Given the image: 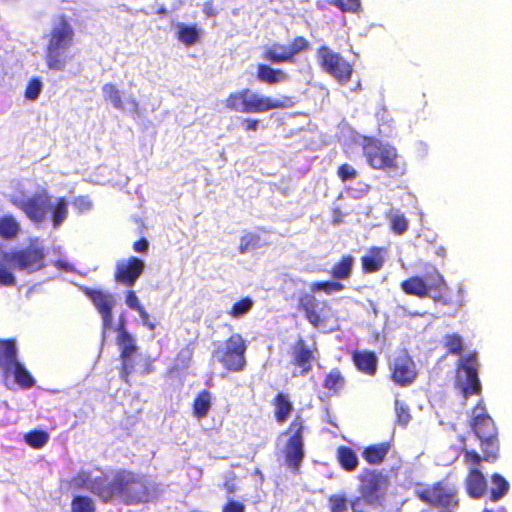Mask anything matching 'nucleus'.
I'll return each instance as SVG.
<instances>
[{
	"mask_svg": "<svg viewBox=\"0 0 512 512\" xmlns=\"http://www.w3.org/2000/svg\"><path fill=\"white\" fill-rule=\"evenodd\" d=\"M48 212H51L53 227L57 229L67 218L68 202L63 197L56 198L54 202L50 199Z\"/></svg>",
	"mask_w": 512,
	"mask_h": 512,
	"instance_id": "24",
	"label": "nucleus"
},
{
	"mask_svg": "<svg viewBox=\"0 0 512 512\" xmlns=\"http://www.w3.org/2000/svg\"><path fill=\"white\" fill-rule=\"evenodd\" d=\"M395 411L398 424H400L403 427L407 426V424L411 420V415L408 406L399 400H395Z\"/></svg>",
	"mask_w": 512,
	"mask_h": 512,
	"instance_id": "44",
	"label": "nucleus"
},
{
	"mask_svg": "<svg viewBox=\"0 0 512 512\" xmlns=\"http://www.w3.org/2000/svg\"><path fill=\"white\" fill-rule=\"evenodd\" d=\"M317 60L323 70L340 83L349 81L352 67L340 54L334 52L327 46H321L317 51Z\"/></svg>",
	"mask_w": 512,
	"mask_h": 512,
	"instance_id": "13",
	"label": "nucleus"
},
{
	"mask_svg": "<svg viewBox=\"0 0 512 512\" xmlns=\"http://www.w3.org/2000/svg\"><path fill=\"white\" fill-rule=\"evenodd\" d=\"M338 175L343 181L352 177L351 167L348 164H344V165L340 166L338 169Z\"/></svg>",
	"mask_w": 512,
	"mask_h": 512,
	"instance_id": "57",
	"label": "nucleus"
},
{
	"mask_svg": "<svg viewBox=\"0 0 512 512\" xmlns=\"http://www.w3.org/2000/svg\"><path fill=\"white\" fill-rule=\"evenodd\" d=\"M25 442L35 449L42 448L49 439V435L47 432L42 430H34L25 435Z\"/></svg>",
	"mask_w": 512,
	"mask_h": 512,
	"instance_id": "35",
	"label": "nucleus"
},
{
	"mask_svg": "<svg viewBox=\"0 0 512 512\" xmlns=\"http://www.w3.org/2000/svg\"><path fill=\"white\" fill-rule=\"evenodd\" d=\"M363 154L368 164L374 169L403 171L400 157L393 146L373 138H364Z\"/></svg>",
	"mask_w": 512,
	"mask_h": 512,
	"instance_id": "7",
	"label": "nucleus"
},
{
	"mask_svg": "<svg viewBox=\"0 0 512 512\" xmlns=\"http://www.w3.org/2000/svg\"><path fill=\"white\" fill-rule=\"evenodd\" d=\"M303 429L302 421L297 418L290 424L286 432L291 434V437L286 444L285 459L287 465L295 471L299 469L304 458Z\"/></svg>",
	"mask_w": 512,
	"mask_h": 512,
	"instance_id": "14",
	"label": "nucleus"
},
{
	"mask_svg": "<svg viewBox=\"0 0 512 512\" xmlns=\"http://www.w3.org/2000/svg\"><path fill=\"white\" fill-rule=\"evenodd\" d=\"M73 35L72 27L64 20L52 29L45 51V62L50 70L64 71L73 59Z\"/></svg>",
	"mask_w": 512,
	"mask_h": 512,
	"instance_id": "4",
	"label": "nucleus"
},
{
	"mask_svg": "<svg viewBox=\"0 0 512 512\" xmlns=\"http://www.w3.org/2000/svg\"><path fill=\"white\" fill-rule=\"evenodd\" d=\"M469 427L479 441L482 455L473 449H468L465 445V438H463L461 453L463 454L464 463L469 466H479L482 461L495 462L499 458L500 452L498 428L486 411L482 401H479L472 408Z\"/></svg>",
	"mask_w": 512,
	"mask_h": 512,
	"instance_id": "2",
	"label": "nucleus"
},
{
	"mask_svg": "<svg viewBox=\"0 0 512 512\" xmlns=\"http://www.w3.org/2000/svg\"><path fill=\"white\" fill-rule=\"evenodd\" d=\"M401 290L419 299L430 297L435 304L449 306L453 303L451 289L443 275L436 267H432L425 275H414L400 283Z\"/></svg>",
	"mask_w": 512,
	"mask_h": 512,
	"instance_id": "3",
	"label": "nucleus"
},
{
	"mask_svg": "<svg viewBox=\"0 0 512 512\" xmlns=\"http://www.w3.org/2000/svg\"><path fill=\"white\" fill-rule=\"evenodd\" d=\"M126 304L130 309L135 310V311H138L139 309L142 308V306L139 303L138 297L136 296L135 292L132 290L128 291V293L126 295Z\"/></svg>",
	"mask_w": 512,
	"mask_h": 512,
	"instance_id": "52",
	"label": "nucleus"
},
{
	"mask_svg": "<svg viewBox=\"0 0 512 512\" xmlns=\"http://www.w3.org/2000/svg\"><path fill=\"white\" fill-rule=\"evenodd\" d=\"M2 252L0 251V285L2 286H14L16 284V278L13 273L7 269L6 264L2 258Z\"/></svg>",
	"mask_w": 512,
	"mask_h": 512,
	"instance_id": "42",
	"label": "nucleus"
},
{
	"mask_svg": "<svg viewBox=\"0 0 512 512\" xmlns=\"http://www.w3.org/2000/svg\"><path fill=\"white\" fill-rule=\"evenodd\" d=\"M459 492V486L447 476L416 490L415 496L425 504L440 508L442 512H456L460 506Z\"/></svg>",
	"mask_w": 512,
	"mask_h": 512,
	"instance_id": "5",
	"label": "nucleus"
},
{
	"mask_svg": "<svg viewBox=\"0 0 512 512\" xmlns=\"http://www.w3.org/2000/svg\"><path fill=\"white\" fill-rule=\"evenodd\" d=\"M265 245V242L262 241L261 237L254 233H247L241 238L240 242V253L245 254L247 252L256 250Z\"/></svg>",
	"mask_w": 512,
	"mask_h": 512,
	"instance_id": "34",
	"label": "nucleus"
},
{
	"mask_svg": "<svg viewBox=\"0 0 512 512\" xmlns=\"http://www.w3.org/2000/svg\"><path fill=\"white\" fill-rule=\"evenodd\" d=\"M0 367L6 375L12 374L15 382L23 388H30L35 381L25 366L17 359V347L14 340L0 341Z\"/></svg>",
	"mask_w": 512,
	"mask_h": 512,
	"instance_id": "9",
	"label": "nucleus"
},
{
	"mask_svg": "<svg viewBox=\"0 0 512 512\" xmlns=\"http://www.w3.org/2000/svg\"><path fill=\"white\" fill-rule=\"evenodd\" d=\"M43 88V84L39 78H32L26 87L25 98L31 101L36 100Z\"/></svg>",
	"mask_w": 512,
	"mask_h": 512,
	"instance_id": "43",
	"label": "nucleus"
},
{
	"mask_svg": "<svg viewBox=\"0 0 512 512\" xmlns=\"http://www.w3.org/2000/svg\"><path fill=\"white\" fill-rule=\"evenodd\" d=\"M149 248V242L145 238H141L138 241H136L133 245V249L137 253H146Z\"/></svg>",
	"mask_w": 512,
	"mask_h": 512,
	"instance_id": "56",
	"label": "nucleus"
},
{
	"mask_svg": "<svg viewBox=\"0 0 512 512\" xmlns=\"http://www.w3.org/2000/svg\"><path fill=\"white\" fill-rule=\"evenodd\" d=\"M274 405L276 421L280 424L286 422L293 410L289 397L284 393H278L274 399Z\"/></svg>",
	"mask_w": 512,
	"mask_h": 512,
	"instance_id": "29",
	"label": "nucleus"
},
{
	"mask_svg": "<svg viewBox=\"0 0 512 512\" xmlns=\"http://www.w3.org/2000/svg\"><path fill=\"white\" fill-rule=\"evenodd\" d=\"M167 13V9L162 6L160 7L158 10H157V14H160V15H165Z\"/></svg>",
	"mask_w": 512,
	"mask_h": 512,
	"instance_id": "64",
	"label": "nucleus"
},
{
	"mask_svg": "<svg viewBox=\"0 0 512 512\" xmlns=\"http://www.w3.org/2000/svg\"><path fill=\"white\" fill-rule=\"evenodd\" d=\"M331 512H343L347 508V500L342 495H332L329 498Z\"/></svg>",
	"mask_w": 512,
	"mask_h": 512,
	"instance_id": "48",
	"label": "nucleus"
},
{
	"mask_svg": "<svg viewBox=\"0 0 512 512\" xmlns=\"http://www.w3.org/2000/svg\"><path fill=\"white\" fill-rule=\"evenodd\" d=\"M246 349L247 345L243 337L235 333L217 347L213 352V357L227 370L239 372L242 371L246 365Z\"/></svg>",
	"mask_w": 512,
	"mask_h": 512,
	"instance_id": "8",
	"label": "nucleus"
},
{
	"mask_svg": "<svg viewBox=\"0 0 512 512\" xmlns=\"http://www.w3.org/2000/svg\"><path fill=\"white\" fill-rule=\"evenodd\" d=\"M103 97L105 100L110 101L113 107L117 110H123L124 104L121 99L120 91L112 83H106L102 87Z\"/></svg>",
	"mask_w": 512,
	"mask_h": 512,
	"instance_id": "33",
	"label": "nucleus"
},
{
	"mask_svg": "<svg viewBox=\"0 0 512 512\" xmlns=\"http://www.w3.org/2000/svg\"><path fill=\"white\" fill-rule=\"evenodd\" d=\"M254 475L258 476L259 479H260V484H262V482L264 481V475L263 473L261 472L260 469L256 468L255 471H254Z\"/></svg>",
	"mask_w": 512,
	"mask_h": 512,
	"instance_id": "60",
	"label": "nucleus"
},
{
	"mask_svg": "<svg viewBox=\"0 0 512 512\" xmlns=\"http://www.w3.org/2000/svg\"><path fill=\"white\" fill-rule=\"evenodd\" d=\"M226 107L240 113H262L283 108L284 104L280 100L272 99L245 88L231 93L226 99Z\"/></svg>",
	"mask_w": 512,
	"mask_h": 512,
	"instance_id": "6",
	"label": "nucleus"
},
{
	"mask_svg": "<svg viewBox=\"0 0 512 512\" xmlns=\"http://www.w3.org/2000/svg\"><path fill=\"white\" fill-rule=\"evenodd\" d=\"M354 366L359 372L373 377L377 373L378 358L371 351H354Z\"/></svg>",
	"mask_w": 512,
	"mask_h": 512,
	"instance_id": "21",
	"label": "nucleus"
},
{
	"mask_svg": "<svg viewBox=\"0 0 512 512\" xmlns=\"http://www.w3.org/2000/svg\"><path fill=\"white\" fill-rule=\"evenodd\" d=\"M55 266L59 269V270H65V271H69L71 270V266L65 262V261H62V260H58L55 262Z\"/></svg>",
	"mask_w": 512,
	"mask_h": 512,
	"instance_id": "59",
	"label": "nucleus"
},
{
	"mask_svg": "<svg viewBox=\"0 0 512 512\" xmlns=\"http://www.w3.org/2000/svg\"><path fill=\"white\" fill-rule=\"evenodd\" d=\"M224 489L228 494H234L237 491V476L233 471H230L226 474Z\"/></svg>",
	"mask_w": 512,
	"mask_h": 512,
	"instance_id": "49",
	"label": "nucleus"
},
{
	"mask_svg": "<svg viewBox=\"0 0 512 512\" xmlns=\"http://www.w3.org/2000/svg\"><path fill=\"white\" fill-rule=\"evenodd\" d=\"M436 254L439 255L440 257H444L445 256V249L443 247H439L436 251Z\"/></svg>",
	"mask_w": 512,
	"mask_h": 512,
	"instance_id": "62",
	"label": "nucleus"
},
{
	"mask_svg": "<svg viewBox=\"0 0 512 512\" xmlns=\"http://www.w3.org/2000/svg\"><path fill=\"white\" fill-rule=\"evenodd\" d=\"M343 289V285L339 281H320L315 282L311 286L312 292H325L332 294Z\"/></svg>",
	"mask_w": 512,
	"mask_h": 512,
	"instance_id": "40",
	"label": "nucleus"
},
{
	"mask_svg": "<svg viewBox=\"0 0 512 512\" xmlns=\"http://www.w3.org/2000/svg\"><path fill=\"white\" fill-rule=\"evenodd\" d=\"M477 366L475 354L461 358L457 365L455 384L465 398L481 394L482 387L478 378Z\"/></svg>",
	"mask_w": 512,
	"mask_h": 512,
	"instance_id": "11",
	"label": "nucleus"
},
{
	"mask_svg": "<svg viewBox=\"0 0 512 512\" xmlns=\"http://www.w3.org/2000/svg\"><path fill=\"white\" fill-rule=\"evenodd\" d=\"M131 105L133 106L134 111L138 110V103L134 98H131L130 101Z\"/></svg>",
	"mask_w": 512,
	"mask_h": 512,
	"instance_id": "63",
	"label": "nucleus"
},
{
	"mask_svg": "<svg viewBox=\"0 0 512 512\" xmlns=\"http://www.w3.org/2000/svg\"><path fill=\"white\" fill-rule=\"evenodd\" d=\"M352 270V256L348 255L341 262L334 266L332 276L334 279L341 280L349 277Z\"/></svg>",
	"mask_w": 512,
	"mask_h": 512,
	"instance_id": "38",
	"label": "nucleus"
},
{
	"mask_svg": "<svg viewBox=\"0 0 512 512\" xmlns=\"http://www.w3.org/2000/svg\"><path fill=\"white\" fill-rule=\"evenodd\" d=\"M137 312L139 313L142 324L146 326L149 330L153 331L155 329V324L150 321V316L146 312V310L142 307Z\"/></svg>",
	"mask_w": 512,
	"mask_h": 512,
	"instance_id": "54",
	"label": "nucleus"
},
{
	"mask_svg": "<svg viewBox=\"0 0 512 512\" xmlns=\"http://www.w3.org/2000/svg\"><path fill=\"white\" fill-rule=\"evenodd\" d=\"M287 74L280 70L274 69L267 64H259L257 67V79L267 84H277L286 81Z\"/></svg>",
	"mask_w": 512,
	"mask_h": 512,
	"instance_id": "22",
	"label": "nucleus"
},
{
	"mask_svg": "<svg viewBox=\"0 0 512 512\" xmlns=\"http://www.w3.org/2000/svg\"><path fill=\"white\" fill-rule=\"evenodd\" d=\"M311 359V350L300 340L294 350V364L301 368L300 375H304L310 370Z\"/></svg>",
	"mask_w": 512,
	"mask_h": 512,
	"instance_id": "28",
	"label": "nucleus"
},
{
	"mask_svg": "<svg viewBox=\"0 0 512 512\" xmlns=\"http://www.w3.org/2000/svg\"><path fill=\"white\" fill-rule=\"evenodd\" d=\"M337 458L340 465L346 471H352V449L349 447L341 446L338 448Z\"/></svg>",
	"mask_w": 512,
	"mask_h": 512,
	"instance_id": "45",
	"label": "nucleus"
},
{
	"mask_svg": "<svg viewBox=\"0 0 512 512\" xmlns=\"http://www.w3.org/2000/svg\"><path fill=\"white\" fill-rule=\"evenodd\" d=\"M361 264L364 273L379 271L384 264L380 249L376 247L369 249L368 253L361 258Z\"/></svg>",
	"mask_w": 512,
	"mask_h": 512,
	"instance_id": "26",
	"label": "nucleus"
},
{
	"mask_svg": "<svg viewBox=\"0 0 512 512\" xmlns=\"http://www.w3.org/2000/svg\"><path fill=\"white\" fill-rule=\"evenodd\" d=\"M444 347L448 354L461 355L463 351V342L458 334H447L444 336Z\"/></svg>",
	"mask_w": 512,
	"mask_h": 512,
	"instance_id": "36",
	"label": "nucleus"
},
{
	"mask_svg": "<svg viewBox=\"0 0 512 512\" xmlns=\"http://www.w3.org/2000/svg\"><path fill=\"white\" fill-rule=\"evenodd\" d=\"M391 229L395 234L401 235L408 229V221L403 214H396L391 218Z\"/></svg>",
	"mask_w": 512,
	"mask_h": 512,
	"instance_id": "46",
	"label": "nucleus"
},
{
	"mask_svg": "<svg viewBox=\"0 0 512 512\" xmlns=\"http://www.w3.org/2000/svg\"><path fill=\"white\" fill-rule=\"evenodd\" d=\"M330 5H333L343 12L352 10V0H325Z\"/></svg>",
	"mask_w": 512,
	"mask_h": 512,
	"instance_id": "53",
	"label": "nucleus"
},
{
	"mask_svg": "<svg viewBox=\"0 0 512 512\" xmlns=\"http://www.w3.org/2000/svg\"><path fill=\"white\" fill-rule=\"evenodd\" d=\"M299 308L305 312V317L315 328H324L330 317V308L324 301L318 300L312 294H304L299 299Z\"/></svg>",
	"mask_w": 512,
	"mask_h": 512,
	"instance_id": "15",
	"label": "nucleus"
},
{
	"mask_svg": "<svg viewBox=\"0 0 512 512\" xmlns=\"http://www.w3.org/2000/svg\"><path fill=\"white\" fill-rule=\"evenodd\" d=\"M86 295L91 299L101 314L104 330L109 329L113 323L112 309L115 305V299L113 295L93 289H87Z\"/></svg>",
	"mask_w": 512,
	"mask_h": 512,
	"instance_id": "18",
	"label": "nucleus"
},
{
	"mask_svg": "<svg viewBox=\"0 0 512 512\" xmlns=\"http://www.w3.org/2000/svg\"><path fill=\"white\" fill-rule=\"evenodd\" d=\"M465 488L467 494L473 499H479L487 492V481L477 466L469 470L465 479Z\"/></svg>",
	"mask_w": 512,
	"mask_h": 512,
	"instance_id": "19",
	"label": "nucleus"
},
{
	"mask_svg": "<svg viewBox=\"0 0 512 512\" xmlns=\"http://www.w3.org/2000/svg\"><path fill=\"white\" fill-rule=\"evenodd\" d=\"M260 121L257 119H244L243 125L247 131H256L259 127Z\"/></svg>",
	"mask_w": 512,
	"mask_h": 512,
	"instance_id": "58",
	"label": "nucleus"
},
{
	"mask_svg": "<svg viewBox=\"0 0 512 512\" xmlns=\"http://www.w3.org/2000/svg\"><path fill=\"white\" fill-rule=\"evenodd\" d=\"M2 258L11 267L27 273H33L45 267L44 250L38 245H30L11 252H2Z\"/></svg>",
	"mask_w": 512,
	"mask_h": 512,
	"instance_id": "10",
	"label": "nucleus"
},
{
	"mask_svg": "<svg viewBox=\"0 0 512 512\" xmlns=\"http://www.w3.org/2000/svg\"><path fill=\"white\" fill-rule=\"evenodd\" d=\"M492 487L489 492V499L492 502H497L504 498L510 489L508 481L500 474L494 473L491 476Z\"/></svg>",
	"mask_w": 512,
	"mask_h": 512,
	"instance_id": "30",
	"label": "nucleus"
},
{
	"mask_svg": "<svg viewBox=\"0 0 512 512\" xmlns=\"http://www.w3.org/2000/svg\"><path fill=\"white\" fill-rule=\"evenodd\" d=\"M417 375L416 365L410 356L406 355L395 359L391 378L396 385L407 387L416 380Z\"/></svg>",
	"mask_w": 512,
	"mask_h": 512,
	"instance_id": "16",
	"label": "nucleus"
},
{
	"mask_svg": "<svg viewBox=\"0 0 512 512\" xmlns=\"http://www.w3.org/2000/svg\"><path fill=\"white\" fill-rule=\"evenodd\" d=\"M223 512H245V505L242 502L228 498L226 505L223 507Z\"/></svg>",
	"mask_w": 512,
	"mask_h": 512,
	"instance_id": "50",
	"label": "nucleus"
},
{
	"mask_svg": "<svg viewBox=\"0 0 512 512\" xmlns=\"http://www.w3.org/2000/svg\"><path fill=\"white\" fill-rule=\"evenodd\" d=\"M344 385V379L339 371L332 370L326 377L324 386L329 389L337 392Z\"/></svg>",
	"mask_w": 512,
	"mask_h": 512,
	"instance_id": "41",
	"label": "nucleus"
},
{
	"mask_svg": "<svg viewBox=\"0 0 512 512\" xmlns=\"http://www.w3.org/2000/svg\"><path fill=\"white\" fill-rule=\"evenodd\" d=\"M254 305V301L250 297H244L238 302L234 303L229 314L233 318H241L246 315Z\"/></svg>",
	"mask_w": 512,
	"mask_h": 512,
	"instance_id": "37",
	"label": "nucleus"
},
{
	"mask_svg": "<svg viewBox=\"0 0 512 512\" xmlns=\"http://www.w3.org/2000/svg\"><path fill=\"white\" fill-rule=\"evenodd\" d=\"M11 201L13 205L21 209L32 222L40 224L46 220L50 201V196L47 192L41 191L30 197L24 195L14 196Z\"/></svg>",
	"mask_w": 512,
	"mask_h": 512,
	"instance_id": "12",
	"label": "nucleus"
},
{
	"mask_svg": "<svg viewBox=\"0 0 512 512\" xmlns=\"http://www.w3.org/2000/svg\"><path fill=\"white\" fill-rule=\"evenodd\" d=\"M122 360V370L120 372L121 378L127 381L128 375L133 371L134 364L132 357L121 358Z\"/></svg>",
	"mask_w": 512,
	"mask_h": 512,
	"instance_id": "51",
	"label": "nucleus"
},
{
	"mask_svg": "<svg viewBox=\"0 0 512 512\" xmlns=\"http://www.w3.org/2000/svg\"><path fill=\"white\" fill-rule=\"evenodd\" d=\"M118 345L121 349V358L132 357L137 350L134 338L125 330V322L121 320L118 326Z\"/></svg>",
	"mask_w": 512,
	"mask_h": 512,
	"instance_id": "23",
	"label": "nucleus"
},
{
	"mask_svg": "<svg viewBox=\"0 0 512 512\" xmlns=\"http://www.w3.org/2000/svg\"><path fill=\"white\" fill-rule=\"evenodd\" d=\"M391 449L392 443L390 441L371 444L362 450L361 456L367 464L378 466L385 461Z\"/></svg>",
	"mask_w": 512,
	"mask_h": 512,
	"instance_id": "20",
	"label": "nucleus"
},
{
	"mask_svg": "<svg viewBox=\"0 0 512 512\" xmlns=\"http://www.w3.org/2000/svg\"><path fill=\"white\" fill-rule=\"evenodd\" d=\"M264 59L273 63L280 64L284 62H292L293 58L290 55L287 45L274 43L268 47L263 55Z\"/></svg>",
	"mask_w": 512,
	"mask_h": 512,
	"instance_id": "25",
	"label": "nucleus"
},
{
	"mask_svg": "<svg viewBox=\"0 0 512 512\" xmlns=\"http://www.w3.org/2000/svg\"><path fill=\"white\" fill-rule=\"evenodd\" d=\"M76 481L105 502L119 500L127 505H135L150 502L157 496V486L153 480L129 471L116 473L108 485L101 477L92 480L85 473Z\"/></svg>",
	"mask_w": 512,
	"mask_h": 512,
	"instance_id": "1",
	"label": "nucleus"
},
{
	"mask_svg": "<svg viewBox=\"0 0 512 512\" xmlns=\"http://www.w3.org/2000/svg\"><path fill=\"white\" fill-rule=\"evenodd\" d=\"M72 512H95L93 501L87 496H75L71 503Z\"/></svg>",
	"mask_w": 512,
	"mask_h": 512,
	"instance_id": "39",
	"label": "nucleus"
},
{
	"mask_svg": "<svg viewBox=\"0 0 512 512\" xmlns=\"http://www.w3.org/2000/svg\"><path fill=\"white\" fill-rule=\"evenodd\" d=\"M75 206L80 211H88L91 209L92 203L87 197H79L75 201Z\"/></svg>",
	"mask_w": 512,
	"mask_h": 512,
	"instance_id": "55",
	"label": "nucleus"
},
{
	"mask_svg": "<svg viewBox=\"0 0 512 512\" xmlns=\"http://www.w3.org/2000/svg\"><path fill=\"white\" fill-rule=\"evenodd\" d=\"M177 37L186 46L194 45L200 38V31L195 24L177 23Z\"/></svg>",
	"mask_w": 512,
	"mask_h": 512,
	"instance_id": "27",
	"label": "nucleus"
},
{
	"mask_svg": "<svg viewBox=\"0 0 512 512\" xmlns=\"http://www.w3.org/2000/svg\"><path fill=\"white\" fill-rule=\"evenodd\" d=\"M211 408V393L208 390L201 391L194 400L193 414L198 419L205 418Z\"/></svg>",
	"mask_w": 512,
	"mask_h": 512,
	"instance_id": "31",
	"label": "nucleus"
},
{
	"mask_svg": "<svg viewBox=\"0 0 512 512\" xmlns=\"http://www.w3.org/2000/svg\"><path fill=\"white\" fill-rule=\"evenodd\" d=\"M20 231V224L12 215H5L0 218V236L6 240L16 238Z\"/></svg>",
	"mask_w": 512,
	"mask_h": 512,
	"instance_id": "32",
	"label": "nucleus"
},
{
	"mask_svg": "<svg viewBox=\"0 0 512 512\" xmlns=\"http://www.w3.org/2000/svg\"><path fill=\"white\" fill-rule=\"evenodd\" d=\"M178 357H179V358H182V357H183V358H187V359H188V358L190 357V353H189V351H181V352L179 353V356H178Z\"/></svg>",
	"mask_w": 512,
	"mask_h": 512,
	"instance_id": "61",
	"label": "nucleus"
},
{
	"mask_svg": "<svg viewBox=\"0 0 512 512\" xmlns=\"http://www.w3.org/2000/svg\"><path fill=\"white\" fill-rule=\"evenodd\" d=\"M145 268L143 260L130 257L127 262H118L115 272V280L128 287L134 286Z\"/></svg>",
	"mask_w": 512,
	"mask_h": 512,
	"instance_id": "17",
	"label": "nucleus"
},
{
	"mask_svg": "<svg viewBox=\"0 0 512 512\" xmlns=\"http://www.w3.org/2000/svg\"><path fill=\"white\" fill-rule=\"evenodd\" d=\"M290 55L294 59V56L298 53L308 49L309 42L304 37H296L292 43L287 44Z\"/></svg>",
	"mask_w": 512,
	"mask_h": 512,
	"instance_id": "47",
	"label": "nucleus"
}]
</instances>
